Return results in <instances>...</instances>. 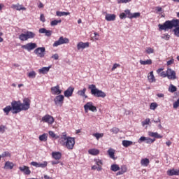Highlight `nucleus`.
I'll use <instances>...</instances> for the list:
<instances>
[{"instance_id":"f257e3e1","label":"nucleus","mask_w":179,"mask_h":179,"mask_svg":"<svg viewBox=\"0 0 179 179\" xmlns=\"http://www.w3.org/2000/svg\"><path fill=\"white\" fill-rule=\"evenodd\" d=\"M158 27L159 31L164 30V31L171 30V29L175 27L173 33L176 37H179V20H167L164 24H159Z\"/></svg>"},{"instance_id":"f03ea898","label":"nucleus","mask_w":179,"mask_h":179,"mask_svg":"<svg viewBox=\"0 0 179 179\" xmlns=\"http://www.w3.org/2000/svg\"><path fill=\"white\" fill-rule=\"evenodd\" d=\"M60 143L63 146H66L67 149L72 150V149H73V146H75V138L68 137L64 134L60 138Z\"/></svg>"},{"instance_id":"7ed1b4c3","label":"nucleus","mask_w":179,"mask_h":179,"mask_svg":"<svg viewBox=\"0 0 179 179\" xmlns=\"http://www.w3.org/2000/svg\"><path fill=\"white\" fill-rule=\"evenodd\" d=\"M88 89L91 90V94L92 96H94V97H101L102 99H104V97L107 96L106 92L99 90L97 87H96V85L94 84L90 85L88 86Z\"/></svg>"},{"instance_id":"20e7f679","label":"nucleus","mask_w":179,"mask_h":179,"mask_svg":"<svg viewBox=\"0 0 179 179\" xmlns=\"http://www.w3.org/2000/svg\"><path fill=\"white\" fill-rule=\"evenodd\" d=\"M11 108L13 110V114H17V113L23 111L20 101H13L11 102Z\"/></svg>"},{"instance_id":"39448f33","label":"nucleus","mask_w":179,"mask_h":179,"mask_svg":"<svg viewBox=\"0 0 179 179\" xmlns=\"http://www.w3.org/2000/svg\"><path fill=\"white\" fill-rule=\"evenodd\" d=\"M36 47H37V43L31 42L25 45H22L21 46V48H22V50H26L27 51L30 52V51H33V50L36 49Z\"/></svg>"},{"instance_id":"423d86ee","label":"nucleus","mask_w":179,"mask_h":179,"mask_svg":"<svg viewBox=\"0 0 179 179\" xmlns=\"http://www.w3.org/2000/svg\"><path fill=\"white\" fill-rule=\"evenodd\" d=\"M69 38L61 36L58 41H55L53 43V47H58V45H62V44H69Z\"/></svg>"},{"instance_id":"0eeeda50","label":"nucleus","mask_w":179,"mask_h":179,"mask_svg":"<svg viewBox=\"0 0 179 179\" xmlns=\"http://www.w3.org/2000/svg\"><path fill=\"white\" fill-rule=\"evenodd\" d=\"M31 101L29 98H24L23 99V103L21 102V108L22 111H27L30 108V103Z\"/></svg>"},{"instance_id":"6e6552de","label":"nucleus","mask_w":179,"mask_h":179,"mask_svg":"<svg viewBox=\"0 0 179 179\" xmlns=\"http://www.w3.org/2000/svg\"><path fill=\"white\" fill-rule=\"evenodd\" d=\"M84 110L85 113H88L89 110L90 111H92V113H96L97 111V108L93 106V102H87L84 106Z\"/></svg>"},{"instance_id":"1a4fd4ad","label":"nucleus","mask_w":179,"mask_h":179,"mask_svg":"<svg viewBox=\"0 0 179 179\" xmlns=\"http://www.w3.org/2000/svg\"><path fill=\"white\" fill-rule=\"evenodd\" d=\"M64 99L65 97L64 96V95L56 96L55 98L54 99L55 106H57V107H62V104H64Z\"/></svg>"},{"instance_id":"9d476101","label":"nucleus","mask_w":179,"mask_h":179,"mask_svg":"<svg viewBox=\"0 0 179 179\" xmlns=\"http://www.w3.org/2000/svg\"><path fill=\"white\" fill-rule=\"evenodd\" d=\"M34 54H36L37 57H39V58H44V56L45 55V48H37L34 50Z\"/></svg>"},{"instance_id":"9b49d317","label":"nucleus","mask_w":179,"mask_h":179,"mask_svg":"<svg viewBox=\"0 0 179 179\" xmlns=\"http://www.w3.org/2000/svg\"><path fill=\"white\" fill-rule=\"evenodd\" d=\"M41 121L43 122H46V124H49V125H51L54 124V117L50 115H45L42 117Z\"/></svg>"},{"instance_id":"f8f14e48","label":"nucleus","mask_w":179,"mask_h":179,"mask_svg":"<svg viewBox=\"0 0 179 179\" xmlns=\"http://www.w3.org/2000/svg\"><path fill=\"white\" fill-rule=\"evenodd\" d=\"M166 75L168 79H170L171 80H175V79H177V76H176V71L171 69H168L166 70Z\"/></svg>"},{"instance_id":"ddd939ff","label":"nucleus","mask_w":179,"mask_h":179,"mask_svg":"<svg viewBox=\"0 0 179 179\" xmlns=\"http://www.w3.org/2000/svg\"><path fill=\"white\" fill-rule=\"evenodd\" d=\"M50 90L52 94H54L55 96H59V94L62 93V90H61V87L58 85L55 87H52Z\"/></svg>"},{"instance_id":"4468645a","label":"nucleus","mask_w":179,"mask_h":179,"mask_svg":"<svg viewBox=\"0 0 179 179\" xmlns=\"http://www.w3.org/2000/svg\"><path fill=\"white\" fill-rule=\"evenodd\" d=\"M38 31L41 34H45L47 37H51L52 34V31L47 30L45 28H41Z\"/></svg>"},{"instance_id":"2eb2a0df","label":"nucleus","mask_w":179,"mask_h":179,"mask_svg":"<svg viewBox=\"0 0 179 179\" xmlns=\"http://www.w3.org/2000/svg\"><path fill=\"white\" fill-rule=\"evenodd\" d=\"M19 170L24 173V174H26L27 176H30L31 171H30V169L29 166H20Z\"/></svg>"},{"instance_id":"dca6fc26","label":"nucleus","mask_w":179,"mask_h":179,"mask_svg":"<svg viewBox=\"0 0 179 179\" xmlns=\"http://www.w3.org/2000/svg\"><path fill=\"white\" fill-rule=\"evenodd\" d=\"M148 80L149 83H155L156 82V78L155 77V75L153 74V71H150L148 76Z\"/></svg>"},{"instance_id":"f3484780","label":"nucleus","mask_w":179,"mask_h":179,"mask_svg":"<svg viewBox=\"0 0 179 179\" xmlns=\"http://www.w3.org/2000/svg\"><path fill=\"white\" fill-rule=\"evenodd\" d=\"M73 90H75V88L69 87L66 91H64V96L71 97L72 94H73Z\"/></svg>"},{"instance_id":"a211bd4d","label":"nucleus","mask_w":179,"mask_h":179,"mask_svg":"<svg viewBox=\"0 0 179 179\" xmlns=\"http://www.w3.org/2000/svg\"><path fill=\"white\" fill-rule=\"evenodd\" d=\"M89 47V42L83 43L79 42L77 44V49L79 50H85V48H87Z\"/></svg>"},{"instance_id":"6ab92c4d","label":"nucleus","mask_w":179,"mask_h":179,"mask_svg":"<svg viewBox=\"0 0 179 179\" xmlns=\"http://www.w3.org/2000/svg\"><path fill=\"white\" fill-rule=\"evenodd\" d=\"M116 17L117 15L115 14H106L105 16V19L107 22H114Z\"/></svg>"},{"instance_id":"aec40b11","label":"nucleus","mask_w":179,"mask_h":179,"mask_svg":"<svg viewBox=\"0 0 179 179\" xmlns=\"http://www.w3.org/2000/svg\"><path fill=\"white\" fill-rule=\"evenodd\" d=\"M14 166H15V164H13V162L7 161L4 164L3 169L5 170H12V169H13Z\"/></svg>"},{"instance_id":"412c9836","label":"nucleus","mask_w":179,"mask_h":179,"mask_svg":"<svg viewBox=\"0 0 179 179\" xmlns=\"http://www.w3.org/2000/svg\"><path fill=\"white\" fill-rule=\"evenodd\" d=\"M12 9H15V10H26V8L23 7V6L17 3V4H13L11 6Z\"/></svg>"},{"instance_id":"4be33fe9","label":"nucleus","mask_w":179,"mask_h":179,"mask_svg":"<svg viewBox=\"0 0 179 179\" xmlns=\"http://www.w3.org/2000/svg\"><path fill=\"white\" fill-rule=\"evenodd\" d=\"M148 135L151 136V138H156L157 139H162V138H163V136L159 134L157 132L148 131Z\"/></svg>"},{"instance_id":"5701e85b","label":"nucleus","mask_w":179,"mask_h":179,"mask_svg":"<svg viewBox=\"0 0 179 179\" xmlns=\"http://www.w3.org/2000/svg\"><path fill=\"white\" fill-rule=\"evenodd\" d=\"M167 175L170 176H179V170L178 169H171L167 171Z\"/></svg>"},{"instance_id":"b1692460","label":"nucleus","mask_w":179,"mask_h":179,"mask_svg":"<svg viewBox=\"0 0 179 179\" xmlns=\"http://www.w3.org/2000/svg\"><path fill=\"white\" fill-rule=\"evenodd\" d=\"M50 69H51V66H49L48 67H43L38 70V73L45 75V73L50 72Z\"/></svg>"},{"instance_id":"393cba45","label":"nucleus","mask_w":179,"mask_h":179,"mask_svg":"<svg viewBox=\"0 0 179 179\" xmlns=\"http://www.w3.org/2000/svg\"><path fill=\"white\" fill-rule=\"evenodd\" d=\"M89 155H91L92 156H97V155L100 154V150L96 149V148H92L88 150Z\"/></svg>"},{"instance_id":"a878e982","label":"nucleus","mask_w":179,"mask_h":179,"mask_svg":"<svg viewBox=\"0 0 179 179\" xmlns=\"http://www.w3.org/2000/svg\"><path fill=\"white\" fill-rule=\"evenodd\" d=\"M25 35L27 37V41L30 38H34V37H36V34L30 31H27V32H25Z\"/></svg>"},{"instance_id":"bb28decb","label":"nucleus","mask_w":179,"mask_h":179,"mask_svg":"<svg viewBox=\"0 0 179 179\" xmlns=\"http://www.w3.org/2000/svg\"><path fill=\"white\" fill-rule=\"evenodd\" d=\"M86 88H83L82 90H79L77 92V94L80 96L81 97H85V99H87V95H86Z\"/></svg>"},{"instance_id":"cd10ccee","label":"nucleus","mask_w":179,"mask_h":179,"mask_svg":"<svg viewBox=\"0 0 179 179\" xmlns=\"http://www.w3.org/2000/svg\"><path fill=\"white\" fill-rule=\"evenodd\" d=\"M52 156L55 159V160H59V159L62 157V154H61L59 152H52Z\"/></svg>"},{"instance_id":"c85d7f7f","label":"nucleus","mask_w":179,"mask_h":179,"mask_svg":"<svg viewBox=\"0 0 179 179\" xmlns=\"http://www.w3.org/2000/svg\"><path fill=\"white\" fill-rule=\"evenodd\" d=\"M131 145H134V142L128 140H124L122 141V145L124 148H128V146H131Z\"/></svg>"},{"instance_id":"c756f323","label":"nucleus","mask_w":179,"mask_h":179,"mask_svg":"<svg viewBox=\"0 0 179 179\" xmlns=\"http://www.w3.org/2000/svg\"><path fill=\"white\" fill-rule=\"evenodd\" d=\"M48 138V134H43L39 136V141H41V142H47Z\"/></svg>"},{"instance_id":"7c9ffc66","label":"nucleus","mask_w":179,"mask_h":179,"mask_svg":"<svg viewBox=\"0 0 179 179\" xmlns=\"http://www.w3.org/2000/svg\"><path fill=\"white\" fill-rule=\"evenodd\" d=\"M57 16L61 17V16H68L69 15H71V13L69 12H64V11H57L56 12Z\"/></svg>"},{"instance_id":"2f4dec72","label":"nucleus","mask_w":179,"mask_h":179,"mask_svg":"<svg viewBox=\"0 0 179 179\" xmlns=\"http://www.w3.org/2000/svg\"><path fill=\"white\" fill-rule=\"evenodd\" d=\"M12 110V106H7L3 109V111L5 113L6 115H9V113H10V111Z\"/></svg>"},{"instance_id":"473e14b6","label":"nucleus","mask_w":179,"mask_h":179,"mask_svg":"<svg viewBox=\"0 0 179 179\" xmlns=\"http://www.w3.org/2000/svg\"><path fill=\"white\" fill-rule=\"evenodd\" d=\"M149 163H150V161H149V159L148 158L143 159H141V166H145V167H148V166L149 165Z\"/></svg>"},{"instance_id":"72a5a7b5","label":"nucleus","mask_w":179,"mask_h":179,"mask_svg":"<svg viewBox=\"0 0 179 179\" xmlns=\"http://www.w3.org/2000/svg\"><path fill=\"white\" fill-rule=\"evenodd\" d=\"M141 65H152V59L140 60Z\"/></svg>"},{"instance_id":"f704fd0d","label":"nucleus","mask_w":179,"mask_h":179,"mask_svg":"<svg viewBox=\"0 0 179 179\" xmlns=\"http://www.w3.org/2000/svg\"><path fill=\"white\" fill-rule=\"evenodd\" d=\"M120 169V166L117 164H112L110 166V170L114 172L118 171Z\"/></svg>"},{"instance_id":"c9c22d12","label":"nucleus","mask_w":179,"mask_h":179,"mask_svg":"<svg viewBox=\"0 0 179 179\" xmlns=\"http://www.w3.org/2000/svg\"><path fill=\"white\" fill-rule=\"evenodd\" d=\"M169 92L171 93H174V92H177V87L174 86L173 84H171L169 87Z\"/></svg>"},{"instance_id":"e433bc0d","label":"nucleus","mask_w":179,"mask_h":179,"mask_svg":"<svg viewBox=\"0 0 179 179\" xmlns=\"http://www.w3.org/2000/svg\"><path fill=\"white\" fill-rule=\"evenodd\" d=\"M18 38H19V40H20V41H27V38L26 36V34H20Z\"/></svg>"},{"instance_id":"4c0bfd02","label":"nucleus","mask_w":179,"mask_h":179,"mask_svg":"<svg viewBox=\"0 0 179 179\" xmlns=\"http://www.w3.org/2000/svg\"><path fill=\"white\" fill-rule=\"evenodd\" d=\"M93 136H94V138H96V139H97V141H99L100 139V138H103V136H104V134L103 133H95L93 134Z\"/></svg>"},{"instance_id":"58836bf2","label":"nucleus","mask_w":179,"mask_h":179,"mask_svg":"<svg viewBox=\"0 0 179 179\" xmlns=\"http://www.w3.org/2000/svg\"><path fill=\"white\" fill-rule=\"evenodd\" d=\"M115 151L113 148H110L108 150V154L109 155V157H110V159H114V154H115Z\"/></svg>"},{"instance_id":"ea45409f","label":"nucleus","mask_w":179,"mask_h":179,"mask_svg":"<svg viewBox=\"0 0 179 179\" xmlns=\"http://www.w3.org/2000/svg\"><path fill=\"white\" fill-rule=\"evenodd\" d=\"M36 75H37V73H36V71H32L28 73L27 76H28V78H30L31 79H34V78H36Z\"/></svg>"},{"instance_id":"a19ab883","label":"nucleus","mask_w":179,"mask_h":179,"mask_svg":"<svg viewBox=\"0 0 179 179\" xmlns=\"http://www.w3.org/2000/svg\"><path fill=\"white\" fill-rule=\"evenodd\" d=\"M48 162L47 161H44L43 162H39L38 168L41 169H45V167L48 166Z\"/></svg>"},{"instance_id":"79ce46f5","label":"nucleus","mask_w":179,"mask_h":179,"mask_svg":"<svg viewBox=\"0 0 179 179\" xmlns=\"http://www.w3.org/2000/svg\"><path fill=\"white\" fill-rule=\"evenodd\" d=\"M48 134L51 138H54L55 139H58V138H59V136H57L56 134L52 131H49Z\"/></svg>"},{"instance_id":"37998d69","label":"nucleus","mask_w":179,"mask_h":179,"mask_svg":"<svg viewBox=\"0 0 179 179\" xmlns=\"http://www.w3.org/2000/svg\"><path fill=\"white\" fill-rule=\"evenodd\" d=\"M157 103L153 102L150 103V110H155L157 108Z\"/></svg>"},{"instance_id":"c03bdc74","label":"nucleus","mask_w":179,"mask_h":179,"mask_svg":"<svg viewBox=\"0 0 179 179\" xmlns=\"http://www.w3.org/2000/svg\"><path fill=\"white\" fill-rule=\"evenodd\" d=\"M141 16V13H131V17L130 19H136L137 17H139Z\"/></svg>"},{"instance_id":"a18cd8bd","label":"nucleus","mask_w":179,"mask_h":179,"mask_svg":"<svg viewBox=\"0 0 179 179\" xmlns=\"http://www.w3.org/2000/svg\"><path fill=\"white\" fill-rule=\"evenodd\" d=\"M145 52L146 54H153L155 52V50H153V48H146V50H145Z\"/></svg>"},{"instance_id":"49530a36","label":"nucleus","mask_w":179,"mask_h":179,"mask_svg":"<svg viewBox=\"0 0 179 179\" xmlns=\"http://www.w3.org/2000/svg\"><path fill=\"white\" fill-rule=\"evenodd\" d=\"M124 13H125L126 16H127V17L129 19H131V17L132 16V13H131L130 10H124Z\"/></svg>"},{"instance_id":"de8ad7c7","label":"nucleus","mask_w":179,"mask_h":179,"mask_svg":"<svg viewBox=\"0 0 179 179\" xmlns=\"http://www.w3.org/2000/svg\"><path fill=\"white\" fill-rule=\"evenodd\" d=\"M61 22H62V20H55L50 22V24L51 26H57V24H58V23H61Z\"/></svg>"},{"instance_id":"09e8293b","label":"nucleus","mask_w":179,"mask_h":179,"mask_svg":"<svg viewBox=\"0 0 179 179\" xmlns=\"http://www.w3.org/2000/svg\"><path fill=\"white\" fill-rule=\"evenodd\" d=\"M7 128L5 125H0V134H4V132L6 131Z\"/></svg>"},{"instance_id":"8fccbe9b","label":"nucleus","mask_w":179,"mask_h":179,"mask_svg":"<svg viewBox=\"0 0 179 179\" xmlns=\"http://www.w3.org/2000/svg\"><path fill=\"white\" fill-rule=\"evenodd\" d=\"M149 122H150V119L147 118L144 121H143L141 124L143 127H145V125H148Z\"/></svg>"},{"instance_id":"3c124183","label":"nucleus","mask_w":179,"mask_h":179,"mask_svg":"<svg viewBox=\"0 0 179 179\" xmlns=\"http://www.w3.org/2000/svg\"><path fill=\"white\" fill-rule=\"evenodd\" d=\"M110 132H112L113 134H118V132H120V129L117 127H113L110 129Z\"/></svg>"},{"instance_id":"603ef678","label":"nucleus","mask_w":179,"mask_h":179,"mask_svg":"<svg viewBox=\"0 0 179 179\" xmlns=\"http://www.w3.org/2000/svg\"><path fill=\"white\" fill-rule=\"evenodd\" d=\"M1 157H10V154L9 152H4L1 154Z\"/></svg>"},{"instance_id":"864d4df0","label":"nucleus","mask_w":179,"mask_h":179,"mask_svg":"<svg viewBox=\"0 0 179 179\" xmlns=\"http://www.w3.org/2000/svg\"><path fill=\"white\" fill-rule=\"evenodd\" d=\"M94 162L97 166H101L103 164V161H101V159H95Z\"/></svg>"},{"instance_id":"5fc2aeb1","label":"nucleus","mask_w":179,"mask_h":179,"mask_svg":"<svg viewBox=\"0 0 179 179\" xmlns=\"http://www.w3.org/2000/svg\"><path fill=\"white\" fill-rule=\"evenodd\" d=\"M155 139H152L150 138H148L146 137V140H145V143L150 144V143H153V142H155Z\"/></svg>"},{"instance_id":"6e6d98bb","label":"nucleus","mask_w":179,"mask_h":179,"mask_svg":"<svg viewBox=\"0 0 179 179\" xmlns=\"http://www.w3.org/2000/svg\"><path fill=\"white\" fill-rule=\"evenodd\" d=\"M146 138L145 136H141L138 140V143H142V142H146Z\"/></svg>"},{"instance_id":"4d7b16f0","label":"nucleus","mask_w":179,"mask_h":179,"mask_svg":"<svg viewBox=\"0 0 179 179\" xmlns=\"http://www.w3.org/2000/svg\"><path fill=\"white\" fill-rule=\"evenodd\" d=\"M120 66H121V65H120V64H114L112 69H111V71H115V69H117V68H120Z\"/></svg>"},{"instance_id":"13d9d810","label":"nucleus","mask_w":179,"mask_h":179,"mask_svg":"<svg viewBox=\"0 0 179 179\" xmlns=\"http://www.w3.org/2000/svg\"><path fill=\"white\" fill-rule=\"evenodd\" d=\"M94 41H99L100 34H99L97 32H94Z\"/></svg>"},{"instance_id":"bf43d9fd","label":"nucleus","mask_w":179,"mask_h":179,"mask_svg":"<svg viewBox=\"0 0 179 179\" xmlns=\"http://www.w3.org/2000/svg\"><path fill=\"white\" fill-rule=\"evenodd\" d=\"M159 76H161V78H167V71L161 72Z\"/></svg>"},{"instance_id":"052dcab7","label":"nucleus","mask_w":179,"mask_h":179,"mask_svg":"<svg viewBox=\"0 0 179 179\" xmlns=\"http://www.w3.org/2000/svg\"><path fill=\"white\" fill-rule=\"evenodd\" d=\"M156 13H159V12H163V8L160 6L155 7Z\"/></svg>"},{"instance_id":"680f3d73","label":"nucleus","mask_w":179,"mask_h":179,"mask_svg":"<svg viewBox=\"0 0 179 179\" xmlns=\"http://www.w3.org/2000/svg\"><path fill=\"white\" fill-rule=\"evenodd\" d=\"M31 166H34V167L38 168L39 162H31Z\"/></svg>"},{"instance_id":"e2e57ef3","label":"nucleus","mask_w":179,"mask_h":179,"mask_svg":"<svg viewBox=\"0 0 179 179\" xmlns=\"http://www.w3.org/2000/svg\"><path fill=\"white\" fill-rule=\"evenodd\" d=\"M120 19H127V14L125 13H122L120 15Z\"/></svg>"},{"instance_id":"0e129e2a","label":"nucleus","mask_w":179,"mask_h":179,"mask_svg":"<svg viewBox=\"0 0 179 179\" xmlns=\"http://www.w3.org/2000/svg\"><path fill=\"white\" fill-rule=\"evenodd\" d=\"M40 20L41 22H43V23L45 22V17H44V14H41Z\"/></svg>"},{"instance_id":"69168bd1","label":"nucleus","mask_w":179,"mask_h":179,"mask_svg":"<svg viewBox=\"0 0 179 179\" xmlns=\"http://www.w3.org/2000/svg\"><path fill=\"white\" fill-rule=\"evenodd\" d=\"M127 166H123L121 167V171L122 173L124 174V173H127Z\"/></svg>"},{"instance_id":"338daca9","label":"nucleus","mask_w":179,"mask_h":179,"mask_svg":"<svg viewBox=\"0 0 179 179\" xmlns=\"http://www.w3.org/2000/svg\"><path fill=\"white\" fill-rule=\"evenodd\" d=\"M51 58H52L53 59H55L57 61V59H59V56L58 55V54L56 53V54L53 55L51 57Z\"/></svg>"},{"instance_id":"774afa93","label":"nucleus","mask_w":179,"mask_h":179,"mask_svg":"<svg viewBox=\"0 0 179 179\" xmlns=\"http://www.w3.org/2000/svg\"><path fill=\"white\" fill-rule=\"evenodd\" d=\"M173 64H174V59H171V60H169L167 62V65L169 66V65H173Z\"/></svg>"}]
</instances>
